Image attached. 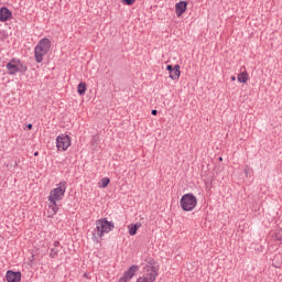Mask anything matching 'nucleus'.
Instances as JSON below:
<instances>
[{
  "instance_id": "25",
  "label": "nucleus",
  "mask_w": 282,
  "mask_h": 282,
  "mask_svg": "<svg viewBox=\"0 0 282 282\" xmlns=\"http://www.w3.org/2000/svg\"><path fill=\"white\" fill-rule=\"evenodd\" d=\"M32 123H29L28 126H26V129H29V130H32Z\"/></svg>"
},
{
  "instance_id": "3",
  "label": "nucleus",
  "mask_w": 282,
  "mask_h": 282,
  "mask_svg": "<svg viewBox=\"0 0 282 282\" xmlns=\"http://www.w3.org/2000/svg\"><path fill=\"white\" fill-rule=\"evenodd\" d=\"M112 228H115L113 223L108 221L107 218L98 219L96 221V230L93 232L94 241L98 243V238L102 239L104 235L111 232Z\"/></svg>"
},
{
  "instance_id": "17",
  "label": "nucleus",
  "mask_w": 282,
  "mask_h": 282,
  "mask_svg": "<svg viewBox=\"0 0 282 282\" xmlns=\"http://www.w3.org/2000/svg\"><path fill=\"white\" fill-rule=\"evenodd\" d=\"M273 239L275 241H281L282 242V229H278V230L274 231Z\"/></svg>"
},
{
  "instance_id": "5",
  "label": "nucleus",
  "mask_w": 282,
  "mask_h": 282,
  "mask_svg": "<svg viewBox=\"0 0 282 282\" xmlns=\"http://www.w3.org/2000/svg\"><path fill=\"white\" fill-rule=\"evenodd\" d=\"M181 208L186 213L195 210L197 206V197L193 194H184L180 200Z\"/></svg>"
},
{
  "instance_id": "24",
  "label": "nucleus",
  "mask_w": 282,
  "mask_h": 282,
  "mask_svg": "<svg viewBox=\"0 0 282 282\" xmlns=\"http://www.w3.org/2000/svg\"><path fill=\"white\" fill-rule=\"evenodd\" d=\"M152 116H158V110H152Z\"/></svg>"
},
{
  "instance_id": "9",
  "label": "nucleus",
  "mask_w": 282,
  "mask_h": 282,
  "mask_svg": "<svg viewBox=\"0 0 282 282\" xmlns=\"http://www.w3.org/2000/svg\"><path fill=\"white\" fill-rule=\"evenodd\" d=\"M6 279L8 282H21V272L8 271Z\"/></svg>"
},
{
  "instance_id": "1",
  "label": "nucleus",
  "mask_w": 282,
  "mask_h": 282,
  "mask_svg": "<svg viewBox=\"0 0 282 282\" xmlns=\"http://www.w3.org/2000/svg\"><path fill=\"white\" fill-rule=\"evenodd\" d=\"M65 191H67V182H61L59 186L52 189L48 195V206L55 214L58 213V202L65 196Z\"/></svg>"
},
{
  "instance_id": "10",
  "label": "nucleus",
  "mask_w": 282,
  "mask_h": 282,
  "mask_svg": "<svg viewBox=\"0 0 282 282\" xmlns=\"http://www.w3.org/2000/svg\"><path fill=\"white\" fill-rule=\"evenodd\" d=\"M140 270V267L137 264L131 265L124 273L123 275L126 276V279H128L129 281H131V279L133 276H135V273Z\"/></svg>"
},
{
  "instance_id": "18",
  "label": "nucleus",
  "mask_w": 282,
  "mask_h": 282,
  "mask_svg": "<svg viewBox=\"0 0 282 282\" xmlns=\"http://www.w3.org/2000/svg\"><path fill=\"white\" fill-rule=\"evenodd\" d=\"M18 72H28V66L23 65V63H21V59H18Z\"/></svg>"
},
{
  "instance_id": "20",
  "label": "nucleus",
  "mask_w": 282,
  "mask_h": 282,
  "mask_svg": "<svg viewBox=\"0 0 282 282\" xmlns=\"http://www.w3.org/2000/svg\"><path fill=\"white\" fill-rule=\"evenodd\" d=\"M122 2L126 4V6H133L135 3V0H122Z\"/></svg>"
},
{
  "instance_id": "13",
  "label": "nucleus",
  "mask_w": 282,
  "mask_h": 282,
  "mask_svg": "<svg viewBox=\"0 0 282 282\" xmlns=\"http://www.w3.org/2000/svg\"><path fill=\"white\" fill-rule=\"evenodd\" d=\"M140 226H142L141 224H131L128 226V230H129V235L131 237H133L134 235H137L138 229L140 228Z\"/></svg>"
},
{
  "instance_id": "19",
  "label": "nucleus",
  "mask_w": 282,
  "mask_h": 282,
  "mask_svg": "<svg viewBox=\"0 0 282 282\" xmlns=\"http://www.w3.org/2000/svg\"><path fill=\"white\" fill-rule=\"evenodd\" d=\"M51 259H56L58 257V248H52L50 251Z\"/></svg>"
},
{
  "instance_id": "14",
  "label": "nucleus",
  "mask_w": 282,
  "mask_h": 282,
  "mask_svg": "<svg viewBox=\"0 0 282 282\" xmlns=\"http://www.w3.org/2000/svg\"><path fill=\"white\" fill-rule=\"evenodd\" d=\"M86 91H87V84L79 83L77 86V94H79V96H85Z\"/></svg>"
},
{
  "instance_id": "11",
  "label": "nucleus",
  "mask_w": 282,
  "mask_h": 282,
  "mask_svg": "<svg viewBox=\"0 0 282 282\" xmlns=\"http://www.w3.org/2000/svg\"><path fill=\"white\" fill-rule=\"evenodd\" d=\"M12 17V12L8 8L3 7L0 9V21L3 23Z\"/></svg>"
},
{
  "instance_id": "16",
  "label": "nucleus",
  "mask_w": 282,
  "mask_h": 282,
  "mask_svg": "<svg viewBox=\"0 0 282 282\" xmlns=\"http://www.w3.org/2000/svg\"><path fill=\"white\" fill-rule=\"evenodd\" d=\"M110 182L111 181L109 180V177L101 178V181L99 182V188H107Z\"/></svg>"
},
{
  "instance_id": "8",
  "label": "nucleus",
  "mask_w": 282,
  "mask_h": 282,
  "mask_svg": "<svg viewBox=\"0 0 282 282\" xmlns=\"http://www.w3.org/2000/svg\"><path fill=\"white\" fill-rule=\"evenodd\" d=\"M186 8H188V3L186 1H180L175 4V13L176 17H182L184 12H186Z\"/></svg>"
},
{
  "instance_id": "27",
  "label": "nucleus",
  "mask_w": 282,
  "mask_h": 282,
  "mask_svg": "<svg viewBox=\"0 0 282 282\" xmlns=\"http://www.w3.org/2000/svg\"><path fill=\"white\" fill-rule=\"evenodd\" d=\"M34 156H35V158L39 156V152H35V153H34Z\"/></svg>"
},
{
  "instance_id": "26",
  "label": "nucleus",
  "mask_w": 282,
  "mask_h": 282,
  "mask_svg": "<svg viewBox=\"0 0 282 282\" xmlns=\"http://www.w3.org/2000/svg\"><path fill=\"white\" fill-rule=\"evenodd\" d=\"M231 80H232V82L237 80V77L231 76Z\"/></svg>"
},
{
  "instance_id": "22",
  "label": "nucleus",
  "mask_w": 282,
  "mask_h": 282,
  "mask_svg": "<svg viewBox=\"0 0 282 282\" xmlns=\"http://www.w3.org/2000/svg\"><path fill=\"white\" fill-rule=\"evenodd\" d=\"M128 278L126 275H123L121 279H119V282H128Z\"/></svg>"
},
{
  "instance_id": "28",
  "label": "nucleus",
  "mask_w": 282,
  "mask_h": 282,
  "mask_svg": "<svg viewBox=\"0 0 282 282\" xmlns=\"http://www.w3.org/2000/svg\"><path fill=\"white\" fill-rule=\"evenodd\" d=\"M221 160H223V159H221V158H219V161H220V162H221Z\"/></svg>"
},
{
  "instance_id": "21",
  "label": "nucleus",
  "mask_w": 282,
  "mask_h": 282,
  "mask_svg": "<svg viewBox=\"0 0 282 282\" xmlns=\"http://www.w3.org/2000/svg\"><path fill=\"white\" fill-rule=\"evenodd\" d=\"M166 69H167V72H169V74H171L172 70L174 69V67H173L172 65H167V66H166Z\"/></svg>"
},
{
  "instance_id": "6",
  "label": "nucleus",
  "mask_w": 282,
  "mask_h": 282,
  "mask_svg": "<svg viewBox=\"0 0 282 282\" xmlns=\"http://www.w3.org/2000/svg\"><path fill=\"white\" fill-rule=\"evenodd\" d=\"M56 147L58 151H67L72 147V137L67 134L58 135L56 139Z\"/></svg>"
},
{
  "instance_id": "4",
  "label": "nucleus",
  "mask_w": 282,
  "mask_h": 282,
  "mask_svg": "<svg viewBox=\"0 0 282 282\" xmlns=\"http://www.w3.org/2000/svg\"><path fill=\"white\" fill-rule=\"evenodd\" d=\"M52 47V41L50 39H42L34 48V56L36 63H43V56H47L50 54V50Z\"/></svg>"
},
{
  "instance_id": "23",
  "label": "nucleus",
  "mask_w": 282,
  "mask_h": 282,
  "mask_svg": "<svg viewBox=\"0 0 282 282\" xmlns=\"http://www.w3.org/2000/svg\"><path fill=\"white\" fill-rule=\"evenodd\" d=\"M53 246H54V248H58V246H61V242L58 240H55Z\"/></svg>"
},
{
  "instance_id": "7",
  "label": "nucleus",
  "mask_w": 282,
  "mask_h": 282,
  "mask_svg": "<svg viewBox=\"0 0 282 282\" xmlns=\"http://www.w3.org/2000/svg\"><path fill=\"white\" fill-rule=\"evenodd\" d=\"M7 69L9 74L12 76L17 73H19V66H18V59L12 58L8 64H7Z\"/></svg>"
},
{
  "instance_id": "2",
  "label": "nucleus",
  "mask_w": 282,
  "mask_h": 282,
  "mask_svg": "<svg viewBox=\"0 0 282 282\" xmlns=\"http://www.w3.org/2000/svg\"><path fill=\"white\" fill-rule=\"evenodd\" d=\"M160 272V264L154 259H151L143 268V275L138 278L137 282H155Z\"/></svg>"
},
{
  "instance_id": "12",
  "label": "nucleus",
  "mask_w": 282,
  "mask_h": 282,
  "mask_svg": "<svg viewBox=\"0 0 282 282\" xmlns=\"http://www.w3.org/2000/svg\"><path fill=\"white\" fill-rule=\"evenodd\" d=\"M182 74V72H180V65H175L174 69L170 73V78H172V80H180V75Z\"/></svg>"
},
{
  "instance_id": "15",
  "label": "nucleus",
  "mask_w": 282,
  "mask_h": 282,
  "mask_svg": "<svg viewBox=\"0 0 282 282\" xmlns=\"http://www.w3.org/2000/svg\"><path fill=\"white\" fill-rule=\"evenodd\" d=\"M238 83H248V73L242 72L238 74Z\"/></svg>"
}]
</instances>
